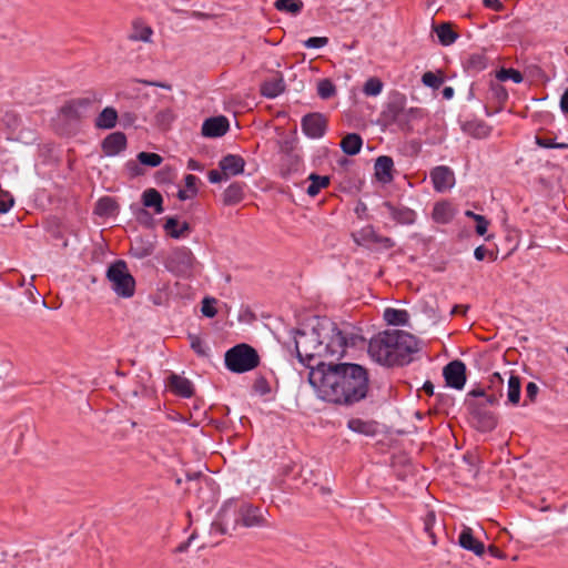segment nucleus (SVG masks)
Listing matches in <instances>:
<instances>
[{
    "label": "nucleus",
    "instance_id": "1",
    "mask_svg": "<svg viewBox=\"0 0 568 568\" xmlns=\"http://www.w3.org/2000/svg\"><path fill=\"white\" fill-rule=\"evenodd\" d=\"M363 341L357 334H347L327 317L316 321L310 331H297L295 349L298 361L310 371L335 365L345 355L348 346Z\"/></svg>",
    "mask_w": 568,
    "mask_h": 568
},
{
    "label": "nucleus",
    "instance_id": "2",
    "mask_svg": "<svg viewBox=\"0 0 568 568\" xmlns=\"http://www.w3.org/2000/svg\"><path fill=\"white\" fill-rule=\"evenodd\" d=\"M308 382L321 399L344 406L359 403L369 392L368 371L354 363H336L310 371Z\"/></svg>",
    "mask_w": 568,
    "mask_h": 568
},
{
    "label": "nucleus",
    "instance_id": "3",
    "mask_svg": "<svg viewBox=\"0 0 568 568\" xmlns=\"http://www.w3.org/2000/svg\"><path fill=\"white\" fill-rule=\"evenodd\" d=\"M419 351L417 338L405 331H385L372 338L369 355L379 364L403 366L412 362L413 354Z\"/></svg>",
    "mask_w": 568,
    "mask_h": 568
},
{
    "label": "nucleus",
    "instance_id": "4",
    "mask_svg": "<svg viewBox=\"0 0 568 568\" xmlns=\"http://www.w3.org/2000/svg\"><path fill=\"white\" fill-rule=\"evenodd\" d=\"M224 362L229 371L242 374L256 368L260 364V356L255 348L242 343L226 351Z\"/></svg>",
    "mask_w": 568,
    "mask_h": 568
},
{
    "label": "nucleus",
    "instance_id": "5",
    "mask_svg": "<svg viewBox=\"0 0 568 568\" xmlns=\"http://www.w3.org/2000/svg\"><path fill=\"white\" fill-rule=\"evenodd\" d=\"M106 278L118 296L130 298L134 295L135 280L129 272L125 261L118 260L112 263L106 270Z\"/></svg>",
    "mask_w": 568,
    "mask_h": 568
},
{
    "label": "nucleus",
    "instance_id": "6",
    "mask_svg": "<svg viewBox=\"0 0 568 568\" xmlns=\"http://www.w3.org/2000/svg\"><path fill=\"white\" fill-rule=\"evenodd\" d=\"M240 526V501L227 500L217 513L211 525V530L220 535L229 534Z\"/></svg>",
    "mask_w": 568,
    "mask_h": 568
},
{
    "label": "nucleus",
    "instance_id": "7",
    "mask_svg": "<svg viewBox=\"0 0 568 568\" xmlns=\"http://www.w3.org/2000/svg\"><path fill=\"white\" fill-rule=\"evenodd\" d=\"M406 97L403 93H394L382 111V119L387 124H397L402 131L410 132L412 125L405 119Z\"/></svg>",
    "mask_w": 568,
    "mask_h": 568
},
{
    "label": "nucleus",
    "instance_id": "8",
    "mask_svg": "<svg viewBox=\"0 0 568 568\" xmlns=\"http://www.w3.org/2000/svg\"><path fill=\"white\" fill-rule=\"evenodd\" d=\"M195 257L187 247H179L171 252L165 261L166 268L178 275L187 276L192 273Z\"/></svg>",
    "mask_w": 568,
    "mask_h": 568
},
{
    "label": "nucleus",
    "instance_id": "9",
    "mask_svg": "<svg viewBox=\"0 0 568 568\" xmlns=\"http://www.w3.org/2000/svg\"><path fill=\"white\" fill-rule=\"evenodd\" d=\"M352 239L357 245L374 243L382 250H390L395 246L393 239L376 233L372 225H366L358 232L352 233Z\"/></svg>",
    "mask_w": 568,
    "mask_h": 568
},
{
    "label": "nucleus",
    "instance_id": "10",
    "mask_svg": "<svg viewBox=\"0 0 568 568\" xmlns=\"http://www.w3.org/2000/svg\"><path fill=\"white\" fill-rule=\"evenodd\" d=\"M301 126L308 138L320 139L327 130V119L322 113H308L302 118Z\"/></svg>",
    "mask_w": 568,
    "mask_h": 568
},
{
    "label": "nucleus",
    "instance_id": "11",
    "mask_svg": "<svg viewBox=\"0 0 568 568\" xmlns=\"http://www.w3.org/2000/svg\"><path fill=\"white\" fill-rule=\"evenodd\" d=\"M89 98H79L68 101L60 109V114L68 122L81 121L85 118L89 108L91 106Z\"/></svg>",
    "mask_w": 568,
    "mask_h": 568
},
{
    "label": "nucleus",
    "instance_id": "12",
    "mask_svg": "<svg viewBox=\"0 0 568 568\" xmlns=\"http://www.w3.org/2000/svg\"><path fill=\"white\" fill-rule=\"evenodd\" d=\"M266 525V518L260 507L240 501V526L251 528Z\"/></svg>",
    "mask_w": 568,
    "mask_h": 568
},
{
    "label": "nucleus",
    "instance_id": "13",
    "mask_svg": "<svg viewBox=\"0 0 568 568\" xmlns=\"http://www.w3.org/2000/svg\"><path fill=\"white\" fill-rule=\"evenodd\" d=\"M443 375L447 386L462 389L466 383V365L462 361L455 359L444 367Z\"/></svg>",
    "mask_w": 568,
    "mask_h": 568
},
{
    "label": "nucleus",
    "instance_id": "14",
    "mask_svg": "<svg viewBox=\"0 0 568 568\" xmlns=\"http://www.w3.org/2000/svg\"><path fill=\"white\" fill-rule=\"evenodd\" d=\"M430 179L437 192L450 189L455 183L454 172L445 165H439L430 171Z\"/></svg>",
    "mask_w": 568,
    "mask_h": 568
},
{
    "label": "nucleus",
    "instance_id": "15",
    "mask_svg": "<svg viewBox=\"0 0 568 568\" xmlns=\"http://www.w3.org/2000/svg\"><path fill=\"white\" fill-rule=\"evenodd\" d=\"M230 129L227 118L224 115L206 119L202 125V134L206 138H220L226 134Z\"/></svg>",
    "mask_w": 568,
    "mask_h": 568
},
{
    "label": "nucleus",
    "instance_id": "16",
    "mask_svg": "<svg viewBox=\"0 0 568 568\" xmlns=\"http://www.w3.org/2000/svg\"><path fill=\"white\" fill-rule=\"evenodd\" d=\"M128 145L126 136L122 132H113L104 138L101 148L105 155L114 156L125 150Z\"/></svg>",
    "mask_w": 568,
    "mask_h": 568
},
{
    "label": "nucleus",
    "instance_id": "17",
    "mask_svg": "<svg viewBox=\"0 0 568 568\" xmlns=\"http://www.w3.org/2000/svg\"><path fill=\"white\" fill-rule=\"evenodd\" d=\"M219 168L223 171L224 178L230 179L244 172L245 160L241 155L227 154L220 160Z\"/></svg>",
    "mask_w": 568,
    "mask_h": 568
},
{
    "label": "nucleus",
    "instance_id": "18",
    "mask_svg": "<svg viewBox=\"0 0 568 568\" xmlns=\"http://www.w3.org/2000/svg\"><path fill=\"white\" fill-rule=\"evenodd\" d=\"M384 207L387 209L392 219L403 225H412L416 221V212L407 206H396L392 202H384Z\"/></svg>",
    "mask_w": 568,
    "mask_h": 568
},
{
    "label": "nucleus",
    "instance_id": "19",
    "mask_svg": "<svg viewBox=\"0 0 568 568\" xmlns=\"http://www.w3.org/2000/svg\"><path fill=\"white\" fill-rule=\"evenodd\" d=\"M458 544L477 556L485 554V545L474 537L473 529L469 527L463 528L458 537Z\"/></svg>",
    "mask_w": 568,
    "mask_h": 568
},
{
    "label": "nucleus",
    "instance_id": "20",
    "mask_svg": "<svg viewBox=\"0 0 568 568\" xmlns=\"http://www.w3.org/2000/svg\"><path fill=\"white\" fill-rule=\"evenodd\" d=\"M394 161L390 156L382 155L375 161V176L382 183H389L393 180Z\"/></svg>",
    "mask_w": 568,
    "mask_h": 568
},
{
    "label": "nucleus",
    "instance_id": "21",
    "mask_svg": "<svg viewBox=\"0 0 568 568\" xmlns=\"http://www.w3.org/2000/svg\"><path fill=\"white\" fill-rule=\"evenodd\" d=\"M455 216V209L448 201H440L434 205L432 217L436 223L447 224Z\"/></svg>",
    "mask_w": 568,
    "mask_h": 568
},
{
    "label": "nucleus",
    "instance_id": "22",
    "mask_svg": "<svg viewBox=\"0 0 568 568\" xmlns=\"http://www.w3.org/2000/svg\"><path fill=\"white\" fill-rule=\"evenodd\" d=\"M170 387L176 395L184 398H190L194 394L191 381L176 374L170 376Z\"/></svg>",
    "mask_w": 568,
    "mask_h": 568
},
{
    "label": "nucleus",
    "instance_id": "23",
    "mask_svg": "<svg viewBox=\"0 0 568 568\" xmlns=\"http://www.w3.org/2000/svg\"><path fill=\"white\" fill-rule=\"evenodd\" d=\"M488 58L484 51L470 53L464 62L467 72L478 73L485 70L488 65Z\"/></svg>",
    "mask_w": 568,
    "mask_h": 568
},
{
    "label": "nucleus",
    "instance_id": "24",
    "mask_svg": "<svg viewBox=\"0 0 568 568\" xmlns=\"http://www.w3.org/2000/svg\"><path fill=\"white\" fill-rule=\"evenodd\" d=\"M119 115L114 108H104L94 121V125L98 129L110 130L116 125Z\"/></svg>",
    "mask_w": 568,
    "mask_h": 568
},
{
    "label": "nucleus",
    "instance_id": "25",
    "mask_svg": "<svg viewBox=\"0 0 568 568\" xmlns=\"http://www.w3.org/2000/svg\"><path fill=\"white\" fill-rule=\"evenodd\" d=\"M244 186L242 182L231 183L223 192V203L225 205H236L244 199Z\"/></svg>",
    "mask_w": 568,
    "mask_h": 568
},
{
    "label": "nucleus",
    "instance_id": "26",
    "mask_svg": "<svg viewBox=\"0 0 568 568\" xmlns=\"http://www.w3.org/2000/svg\"><path fill=\"white\" fill-rule=\"evenodd\" d=\"M153 34V30L151 27L146 26L141 20H134L132 22V30L128 36V39L131 41H143L151 42V37Z\"/></svg>",
    "mask_w": 568,
    "mask_h": 568
},
{
    "label": "nucleus",
    "instance_id": "27",
    "mask_svg": "<svg viewBox=\"0 0 568 568\" xmlns=\"http://www.w3.org/2000/svg\"><path fill=\"white\" fill-rule=\"evenodd\" d=\"M347 427L358 434L365 436H374L377 433V423L375 420H364L361 418H351Z\"/></svg>",
    "mask_w": 568,
    "mask_h": 568
},
{
    "label": "nucleus",
    "instance_id": "28",
    "mask_svg": "<svg viewBox=\"0 0 568 568\" xmlns=\"http://www.w3.org/2000/svg\"><path fill=\"white\" fill-rule=\"evenodd\" d=\"M463 131L476 139H483L489 135V126L481 120L466 121L462 125Z\"/></svg>",
    "mask_w": 568,
    "mask_h": 568
},
{
    "label": "nucleus",
    "instance_id": "29",
    "mask_svg": "<svg viewBox=\"0 0 568 568\" xmlns=\"http://www.w3.org/2000/svg\"><path fill=\"white\" fill-rule=\"evenodd\" d=\"M521 398V378L518 375L510 374L507 385V404L517 406Z\"/></svg>",
    "mask_w": 568,
    "mask_h": 568
},
{
    "label": "nucleus",
    "instance_id": "30",
    "mask_svg": "<svg viewBox=\"0 0 568 568\" xmlns=\"http://www.w3.org/2000/svg\"><path fill=\"white\" fill-rule=\"evenodd\" d=\"M363 139L357 133H348L341 141V149L347 155H356L361 152Z\"/></svg>",
    "mask_w": 568,
    "mask_h": 568
},
{
    "label": "nucleus",
    "instance_id": "31",
    "mask_svg": "<svg viewBox=\"0 0 568 568\" xmlns=\"http://www.w3.org/2000/svg\"><path fill=\"white\" fill-rule=\"evenodd\" d=\"M383 316H384V320L386 321L387 324L394 325V326L407 325L408 324V320H409V314H408L407 311L392 308V307H387L384 311V315Z\"/></svg>",
    "mask_w": 568,
    "mask_h": 568
},
{
    "label": "nucleus",
    "instance_id": "32",
    "mask_svg": "<svg viewBox=\"0 0 568 568\" xmlns=\"http://www.w3.org/2000/svg\"><path fill=\"white\" fill-rule=\"evenodd\" d=\"M164 230L171 237L180 239L184 235V233L190 232V225L186 222L180 224L179 220L172 216L166 219Z\"/></svg>",
    "mask_w": 568,
    "mask_h": 568
},
{
    "label": "nucleus",
    "instance_id": "33",
    "mask_svg": "<svg viewBox=\"0 0 568 568\" xmlns=\"http://www.w3.org/2000/svg\"><path fill=\"white\" fill-rule=\"evenodd\" d=\"M143 205L146 207H154L156 214L163 212V199L159 191L155 189H148L142 194Z\"/></svg>",
    "mask_w": 568,
    "mask_h": 568
},
{
    "label": "nucleus",
    "instance_id": "34",
    "mask_svg": "<svg viewBox=\"0 0 568 568\" xmlns=\"http://www.w3.org/2000/svg\"><path fill=\"white\" fill-rule=\"evenodd\" d=\"M284 89V81L280 78L271 81H265L261 87V93L266 98L273 99L283 93Z\"/></svg>",
    "mask_w": 568,
    "mask_h": 568
},
{
    "label": "nucleus",
    "instance_id": "35",
    "mask_svg": "<svg viewBox=\"0 0 568 568\" xmlns=\"http://www.w3.org/2000/svg\"><path fill=\"white\" fill-rule=\"evenodd\" d=\"M308 180L311 181V183L306 189V193L310 196H316L322 189H325L329 185V178L326 175H317L315 173H312Z\"/></svg>",
    "mask_w": 568,
    "mask_h": 568
},
{
    "label": "nucleus",
    "instance_id": "36",
    "mask_svg": "<svg viewBox=\"0 0 568 568\" xmlns=\"http://www.w3.org/2000/svg\"><path fill=\"white\" fill-rule=\"evenodd\" d=\"M435 31H436L439 42L443 45L453 44L458 37V34L453 30V28L449 23L439 24L438 27L435 28Z\"/></svg>",
    "mask_w": 568,
    "mask_h": 568
},
{
    "label": "nucleus",
    "instance_id": "37",
    "mask_svg": "<svg viewBox=\"0 0 568 568\" xmlns=\"http://www.w3.org/2000/svg\"><path fill=\"white\" fill-rule=\"evenodd\" d=\"M274 7L277 11L296 16L303 10L304 3L302 0H276Z\"/></svg>",
    "mask_w": 568,
    "mask_h": 568
},
{
    "label": "nucleus",
    "instance_id": "38",
    "mask_svg": "<svg viewBox=\"0 0 568 568\" xmlns=\"http://www.w3.org/2000/svg\"><path fill=\"white\" fill-rule=\"evenodd\" d=\"M118 209L116 202L110 196L101 197L94 209V213L101 216L113 215Z\"/></svg>",
    "mask_w": 568,
    "mask_h": 568
},
{
    "label": "nucleus",
    "instance_id": "39",
    "mask_svg": "<svg viewBox=\"0 0 568 568\" xmlns=\"http://www.w3.org/2000/svg\"><path fill=\"white\" fill-rule=\"evenodd\" d=\"M490 99L497 103V108L500 110L504 108L508 100V92L505 87L499 83H491L489 89Z\"/></svg>",
    "mask_w": 568,
    "mask_h": 568
},
{
    "label": "nucleus",
    "instance_id": "40",
    "mask_svg": "<svg viewBox=\"0 0 568 568\" xmlns=\"http://www.w3.org/2000/svg\"><path fill=\"white\" fill-rule=\"evenodd\" d=\"M317 94L323 100H328L336 95V87L329 79H322L317 83Z\"/></svg>",
    "mask_w": 568,
    "mask_h": 568
},
{
    "label": "nucleus",
    "instance_id": "41",
    "mask_svg": "<svg viewBox=\"0 0 568 568\" xmlns=\"http://www.w3.org/2000/svg\"><path fill=\"white\" fill-rule=\"evenodd\" d=\"M138 161L143 165L155 168L162 163L163 159L158 153L140 152L138 154Z\"/></svg>",
    "mask_w": 568,
    "mask_h": 568
},
{
    "label": "nucleus",
    "instance_id": "42",
    "mask_svg": "<svg viewBox=\"0 0 568 568\" xmlns=\"http://www.w3.org/2000/svg\"><path fill=\"white\" fill-rule=\"evenodd\" d=\"M496 78L499 81L513 80L515 83H520L524 80L523 74L518 70H515L513 68H509V69L501 68L497 72Z\"/></svg>",
    "mask_w": 568,
    "mask_h": 568
},
{
    "label": "nucleus",
    "instance_id": "43",
    "mask_svg": "<svg viewBox=\"0 0 568 568\" xmlns=\"http://www.w3.org/2000/svg\"><path fill=\"white\" fill-rule=\"evenodd\" d=\"M383 90V82L378 78H369L364 87L363 92L367 97H375L379 94Z\"/></svg>",
    "mask_w": 568,
    "mask_h": 568
},
{
    "label": "nucleus",
    "instance_id": "44",
    "mask_svg": "<svg viewBox=\"0 0 568 568\" xmlns=\"http://www.w3.org/2000/svg\"><path fill=\"white\" fill-rule=\"evenodd\" d=\"M435 521H436V515H435V511L433 510H429L425 517L423 518V523H424V531L428 535V537L430 538V542L432 545H436L437 541H436V536L433 531V527L435 525Z\"/></svg>",
    "mask_w": 568,
    "mask_h": 568
},
{
    "label": "nucleus",
    "instance_id": "45",
    "mask_svg": "<svg viewBox=\"0 0 568 568\" xmlns=\"http://www.w3.org/2000/svg\"><path fill=\"white\" fill-rule=\"evenodd\" d=\"M422 82L426 87H429L432 89H439L440 85L444 83V78L440 75H437L436 73L432 71H427L422 77Z\"/></svg>",
    "mask_w": 568,
    "mask_h": 568
},
{
    "label": "nucleus",
    "instance_id": "46",
    "mask_svg": "<svg viewBox=\"0 0 568 568\" xmlns=\"http://www.w3.org/2000/svg\"><path fill=\"white\" fill-rule=\"evenodd\" d=\"M189 338H190L191 348L196 353V355H199L201 357L209 356L207 349H206L203 341L201 339V337H199L197 335H189Z\"/></svg>",
    "mask_w": 568,
    "mask_h": 568
},
{
    "label": "nucleus",
    "instance_id": "47",
    "mask_svg": "<svg viewBox=\"0 0 568 568\" xmlns=\"http://www.w3.org/2000/svg\"><path fill=\"white\" fill-rule=\"evenodd\" d=\"M538 393H539L538 385L534 382H529L526 385V394H525V399L523 402V406H528V405L535 403L537 399Z\"/></svg>",
    "mask_w": 568,
    "mask_h": 568
},
{
    "label": "nucleus",
    "instance_id": "48",
    "mask_svg": "<svg viewBox=\"0 0 568 568\" xmlns=\"http://www.w3.org/2000/svg\"><path fill=\"white\" fill-rule=\"evenodd\" d=\"M216 300L213 297H205L202 302V313L206 317H214L217 313V310L215 307Z\"/></svg>",
    "mask_w": 568,
    "mask_h": 568
},
{
    "label": "nucleus",
    "instance_id": "49",
    "mask_svg": "<svg viewBox=\"0 0 568 568\" xmlns=\"http://www.w3.org/2000/svg\"><path fill=\"white\" fill-rule=\"evenodd\" d=\"M480 419V424H481V428L485 429V430H490V429H494L497 425V422H496V418L494 416L493 413L490 412H484L483 414L481 413H478Z\"/></svg>",
    "mask_w": 568,
    "mask_h": 568
},
{
    "label": "nucleus",
    "instance_id": "50",
    "mask_svg": "<svg viewBox=\"0 0 568 568\" xmlns=\"http://www.w3.org/2000/svg\"><path fill=\"white\" fill-rule=\"evenodd\" d=\"M536 143L545 149H568V143H556L550 138L536 136Z\"/></svg>",
    "mask_w": 568,
    "mask_h": 568
},
{
    "label": "nucleus",
    "instance_id": "51",
    "mask_svg": "<svg viewBox=\"0 0 568 568\" xmlns=\"http://www.w3.org/2000/svg\"><path fill=\"white\" fill-rule=\"evenodd\" d=\"M474 256L478 261H484L487 256L491 261H496L497 260V251L496 252L495 251H489L484 245H479V246H477L475 248Z\"/></svg>",
    "mask_w": 568,
    "mask_h": 568
},
{
    "label": "nucleus",
    "instance_id": "52",
    "mask_svg": "<svg viewBox=\"0 0 568 568\" xmlns=\"http://www.w3.org/2000/svg\"><path fill=\"white\" fill-rule=\"evenodd\" d=\"M327 43V37H311L303 42L304 47L308 49H320L325 47Z\"/></svg>",
    "mask_w": 568,
    "mask_h": 568
},
{
    "label": "nucleus",
    "instance_id": "53",
    "mask_svg": "<svg viewBox=\"0 0 568 568\" xmlns=\"http://www.w3.org/2000/svg\"><path fill=\"white\" fill-rule=\"evenodd\" d=\"M156 122L162 126H168L174 119V114L171 109H164L156 113Z\"/></svg>",
    "mask_w": 568,
    "mask_h": 568
},
{
    "label": "nucleus",
    "instance_id": "54",
    "mask_svg": "<svg viewBox=\"0 0 568 568\" xmlns=\"http://www.w3.org/2000/svg\"><path fill=\"white\" fill-rule=\"evenodd\" d=\"M504 379L499 373H494L489 378V389L494 393H501Z\"/></svg>",
    "mask_w": 568,
    "mask_h": 568
},
{
    "label": "nucleus",
    "instance_id": "55",
    "mask_svg": "<svg viewBox=\"0 0 568 568\" xmlns=\"http://www.w3.org/2000/svg\"><path fill=\"white\" fill-rule=\"evenodd\" d=\"M13 202V197L8 192H0V214L7 213Z\"/></svg>",
    "mask_w": 568,
    "mask_h": 568
},
{
    "label": "nucleus",
    "instance_id": "56",
    "mask_svg": "<svg viewBox=\"0 0 568 568\" xmlns=\"http://www.w3.org/2000/svg\"><path fill=\"white\" fill-rule=\"evenodd\" d=\"M476 233L480 236L485 235L489 225V221L484 216L480 215L479 217H476Z\"/></svg>",
    "mask_w": 568,
    "mask_h": 568
},
{
    "label": "nucleus",
    "instance_id": "57",
    "mask_svg": "<svg viewBox=\"0 0 568 568\" xmlns=\"http://www.w3.org/2000/svg\"><path fill=\"white\" fill-rule=\"evenodd\" d=\"M423 115H424L423 109H419V108H410L408 110L405 109V119L408 120L409 125L413 120L420 119V118H423Z\"/></svg>",
    "mask_w": 568,
    "mask_h": 568
},
{
    "label": "nucleus",
    "instance_id": "58",
    "mask_svg": "<svg viewBox=\"0 0 568 568\" xmlns=\"http://www.w3.org/2000/svg\"><path fill=\"white\" fill-rule=\"evenodd\" d=\"M197 181H199V179L193 174H187L184 178L186 190H189L190 192H192L195 195L197 194V186H196Z\"/></svg>",
    "mask_w": 568,
    "mask_h": 568
},
{
    "label": "nucleus",
    "instance_id": "59",
    "mask_svg": "<svg viewBox=\"0 0 568 568\" xmlns=\"http://www.w3.org/2000/svg\"><path fill=\"white\" fill-rule=\"evenodd\" d=\"M136 121V114L132 112H125L121 115V124L123 128L132 126Z\"/></svg>",
    "mask_w": 568,
    "mask_h": 568
},
{
    "label": "nucleus",
    "instance_id": "60",
    "mask_svg": "<svg viewBox=\"0 0 568 568\" xmlns=\"http://www.w3.org/2000/svg\"><path fill=\"white\" fill-rule=\"evenodd\" d=\"M483 4L487 9H491L496 12H500L504 9V4L500 0H483Z\"/></svg>",
    "mask_w": 568,
    "mask_h": 568
},
{
    "label": "nucleus",
    "instance_id": "61",
    "mask_svg": "<svg viewBox=\"0 0 568 568\" xmlns=\"http://www.w3.org/2000/svg\"><path fill=\"white\" fill-rule=\"evenodd\" d=\"M207 178H209V181L211 183H220L221 181L226 180L224 178V173H223L222 170H220V171L219 170H211V171H209Z\"/></svg>",
    "mask_w": 568,
    "mask_h": 568
},
{
    "label": "nucleus",
    "instance_id": "62",
    "mask_svg": "<svg viewBox=\"0 0 568 568\" xmlns=\"http://www.w3.org/2000/svg\"><path fill=\"white\" fill-rule=\"evenodd\" d=\"M254 388L261 394H266L270 392L268 384L264 377H260L255 381Z\"/></svg>",
    "mask_w": 568,
    "mask_h": 568
},
{
    "label": "nucleus",
    "instance_id": "63",
    "mask_svg": "<svg viewBox=\"0 0 568 568\" xmlns=\"http://www.w3.org/2000/svg\"><path fill=\"white\" fill-rule=\"evenodd\" d=\"M488 552L490 556L495 557V558H499V559H504L505 558V554L503 550H500L497 546L495 545H489L488 546Z\"/></svg>",
    "mask_w": 568,
    "mask_h": 568
},
{
    "label": "nucleus",
    "instance_id": "64",
    "mask_svg": "<svg viewBox=\"0 0 568 568\" xmlns=\"http://www.w3.org/2000/svg\"><path fill=\"white\" fill-rule=\"evenodd\" d=\"M560 109L564 113L568 114V89L561 95Z\"/></svg>",
    "mask_w": 568,
    "mask_h": 568
}]
</instances>
